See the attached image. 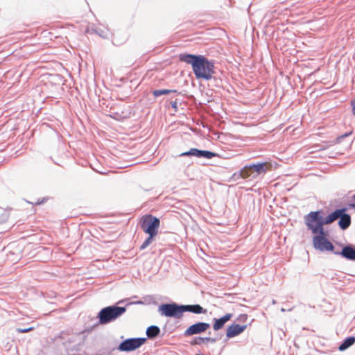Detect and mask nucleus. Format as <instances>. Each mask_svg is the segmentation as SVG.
<instances>
[{"label": "nucleus", "instance_id": "nucleus-8", "mask_svg": "<svg viewBox=\"0 0 355 355\" xmlns=\"http://www.w3.org/2000/svg\"><path fill=\"white\" fill-rule=\"evenodd\" d=\"M209 324L206 322H198L188 327L185 332V336H191L206 331L209 328Z\"/></svg>", "mask_w": 355, "mask_h": 355}, {"label": "nucleus", "instance_id": "nucleus-7", "mask_svg": "<svg viewBox=\"0 0 355 355\" xmlns=\"http://www.w3.org/2000/svg\"><path fill=\"white\" fill-rule=\"evenodd\" d=\"M146 342V338H128L123 341L118 349L121 352H130L137 349Z\"/></svg>", "mask_w": 355, "mask_h": 355}, {"label": "nucleus", "instance_id": "nucleus-1", "mask_svg": "<svg viewBox=\"0 0 355 355\" xmlns=\"http://www.w3.org/2000/svg\"><path fill=\"white\" fill-rule=\"evenodd\" d=\"M321 211H311L304 216L308 229L315 236L313 237V247L320 251H333V244L327 239L328 232L324 230Z\"/></svg>", "mask_w": 355, "mask_h": 355}, {"label": "nucleus", "instance_id": "nucleus-21", "mask_svg": "<svg viewBox=\"0 0 355 355\" xmlns=\"http://www.w3.org/2000/svg\"><path fill=\"white\" fill-rule=\"evenodd\" d=\"M35 328L33 327L26 328V329H17V331L19 333H27L28 331H33Z\"/></svg>", "mask_w": 355, "mask_h": 355}, {"label": "nucleus", "instance_id": "nucleus-23", "mask_svg": "<svg viewBox=\"0 0 355 355\" xmlns=\"http://www.w3.org/2000/svg\"><path fill=\"white\" fill-rule=\"evenodd\" d=\"M352 132H349V133H346V134H345V135H341V136H340V137H339L338 139H340L345 138V137H347V136H349V135H352Z\"/></svg>", "mask_w": 355, "mask_h": 355}, {"label": "nucleus", "instance_id": "nucleus-11", "mask_svg": "<svg viewBox=\"0 0 355 355\" xmlns=\"http://www.w3.org/2000/svg\"><path fill=\"white\" fill-rule=\"evenodd\" d=\"M251 168H253V172H255L257 175L261 173H265L267 171H270L272 169V164L269 162H265L263 163L252 164Z\"/></svg>", "mask_w": 355, "mask_h": 355}, {"label": "nucleus", "instance_id": "nucleus-3", "mask_svg": "<svg viewBox=\"0 0 355 355\" xmlns=\"http://www.w3.org/2000/svg\"><path fill=\"white\" fill-rule=\"evenodd\" d=\"M140 226L144 232L148 234V237L140 247L141 250H144L152 243L155 236L157 235L158 229L160 226V220L158 218L151 214H146L141 217Z\"/></svg>", "mask_w": 355, "mask_h": 355}, {"label": "nucleus", "instance_id": "nucleus-5", "mask_svg": "<svg viewBox=\"0 0 355 355\" xmlns=\"http://www.w3.org/2000/svg\"><path fill=\"white\" fill-rule=\"evenodd\" d=\"M125 311V308L120 306H107L103 309L98 313L101 324H107L116 319Z\"/></svg>", "mask_w": 355, "mask_h": 355}, {"label": "nucleus", "instance_id": "nucleus-15", "mask_svg": "<svg viewBox=\"0 0 355 355\" xmlns=\"http://www.w3.org/2000/svg\"><path fill=\"white\" fill-rule=\"evenodd\" d=\"M160 329L157 326H150L146 330V335L148 338H153L158 336Z\"/></svg>", "mask_w": 355, "mask_h": 355}, {"label": "nucleus", "instance_id": "nucleus-12", "mask_svg": "<svg viewBox=\"0 0 355 355\" xmlns=\"http://www.w3.org/2000/svg\"><path fill=\"white\" fill-rule=\"evenodd\" d=\"M232 317V313H227L222 318L219 319H214V324L213 325V328L214 330L217 331L223 327L224 324L229 321Z\"/></svg>", "mask_w": 355, "mask_h": 355}, {"label": "nucleus", "instance_id": "nucleus-2", "mask_svg": "<svg viewBox=\"0 0 355 355\" xmlns=\"http://www.w3.org/2000/svg\"><path fill=\"white\" fill-rule=\"evenodd\" d=\"M180 60L190 64L196 78L210 80L214 74V63L203 55L180 54Z\"/></svg>", "mask_w": 355, "mask_h": 355}, {"label": "nucleus", "instance_id": "nucleus-27", "mask_svg": "<svg viewBox=\"0 0 355 355\" xmlns=\"http://www.w3.org/2000/svg\"><path fill=\"white\" fill-rule=\"evenodd\" d=\"M4 222H6V220H4V221L0 222V225H3Z\"/></svg>", "mask_w": 355, "mask_h": 355}, {"label": "nucleus", "instance_id": "nucleus-26", "mask_svg": "<svg viewBox=\"0 0 355 355\" xmlns=\"http://www.w3.org/2000/svg\"><path fill=\"white\" fill-rule=\"evenodd\" d=\"M44 202V198L42 200H41V201L38 200L37 203L40 205V204H42Z\"/></svg>", "mask_w": 355, "mask_h": 355}, {"label": "nucleus", "instance_id": "nucleus-6", "mask_svg": "<svg viewBox=\"0 0 355 355\" xmlns=\"http://www.w3.org/2000/svg\"><path fill=\"white\" fill-rule=\"evenodd\" d=\"M159 311L161 315L166 317L180 318L182 316V305L177 304H164L159 306Z\"/></svg>", "mask_w": 355, "mask_h": 355}, {"label": "nucleus", "instance_id": "nucleus-17", "mask_svg": "<svg viewBox=\"0 0 355 355\" xmlns=\"http://www.w3.org/2000/svg\"><path fill=\"white\" fill-rule=\"evenodd\" d=\"M208 342L214 343V342H215V340L214 338H207V337H206V338L197 337V338H195L192 340L191 345H202L203 343H208Z\"/></svg>", "mask_w": 355, "mask_h": 355}, {"label": "nucleus", "instance_id": "nucleus-13", "mask_svg": "<svg viewBox=\"0 0 355 355\" xmlns=\"http://www.w3.org/2000/svg\"><path fill=\"white\" fill-rule=\"evenodd\" d=\"M182 313L185 311H189L196 314H200L206 312V310L203 309V308L199 304L182 305Z\"/></svg>", "mask_w": 355, "mask_h": 355}, {"label": "nucleus", "instance_id": "nucleus-25", "mask_svg": "<svg viewBox=\"0 0 355 355\" xmlns=\"http://www.w3.org/2000/svg\"><path fill=\"white\" fill-rule=\"evenodd\" d=\"M354 199L355 200V195H354ZM350 207H352V208H354V209H355V203L351 204V205H350Z\"/></svg>", "mask_w": 355, "mask_h": 355}, {"label": "nucleus", "instance_id": "nucleus-16", "mask_svg": "<svg viewBox=\"0 0 355 355\" xmlns=\"http://www.w3.org/2000/svg\"><path fill=\"white\" fill-rule=\"evenodd\" d=\"M355 343V337L351 336L347 338L344 342L339 346V350L343 351L347 349Z\"/></svg>", "mask_w": 355, "mask_h": 355}, {"label": "nucleus", "instance_id": "nucleus-14", "mask_svg": "<svg viewBox=\"0 0 355 355\" xmlns=\"http://www.w3.org/2000/svg\"><path fill=\"white\" fill-rule=\"evenodd\" d=\"M340 254L347 259L355 260V250L350 246L344 247Z\"/></svg>", "mask_w": 355, "mask_h": 355}, {"label": "nucleus", "instance_id": "nucleus-18", "mask_svg": "<svg viewBox=\"0 0 355 355\" xmlns=\"http://www.w3.org/2000/svg\"><path fill=\"white\" fill-rule=\"evenodd\" d=\"M252 172H253V168H251V165L245 166L240 171V176L243 178H248L250 177Z\"/></svg>", "mask_w": 355, "mask_h": 355}, {"label": "nucleus", "instance_id": "nucleus-22", "mask_svg": "<svg viewBox=\"0 0 355 355\" xmlns=\"http://www.w3.org/2000/svg\"><path fill=\"white\" fill-rule=\"evenodd\" d=\"M351 105L352 107V113L355 115V98L351 101Z\"/></svg>", "mask_w": 355, "mask_h": 355}, {"label": "nucleus", "instance_id": "nucleus-20", "mask_svg": "<svg viewBox=\"0 0 355 355\" xmlns=\"http://www.w3.org/2000/svg\"><path fill=\"white\" fill-rule=\"evenodd\" d=\"M248 315L247 314H241L240 315H239V317L237 318V320L241 322H245L248 320Z\"/></svg>", "mask_w": 355, "mask_h": 355}, {"label": "nucleus", "instance_id": "nucleus-10", "mask_svg": "<svg viewBox=\"0 0 355 355\" xmlns=\"http://www.w3.org/2000/svg\"><path fill=\"white\" fill-rule=\"evenodd\" d=\"M246 328H247L246 324L239 325L237 324H233L227 328V332H226V336L227 338L234 337L236 336L239 335L243 331H244Z\"/></svg>", "mask_w": 355, "mask_h": 355}, {"label": "nucleus", "instance_id": "nucleus-28", "mask_svg": "<svg viewBox=\"0 0 355 355\" xmlns=\"http://www.w3.org/2000/svg\"><path fill=\"white\" fill-rule=\"evenodd\" d=\"M196 355H203V354H196Z\"/></svg>", "mask_w": 355, "mask_h": 355}, {"label": "nucleus", "instance_id": "nucleus-24", "mask_svg": "<svg viewBox=\"0 0 355 355\" xmlns=\"http://www.w3.org/2000/svg\"><path fill=\"white\" fill-rule=\"evenodd\" d=\"M9 230L8 226H5L3 228L0 229V232H7Z\"/></svg>", "mask_w": 355, "mask_h": 355}, {"label": "nucleus", "instance_id": "nucleus-9", "mask_svg": "<svg viewBox=\"0 0 355 355\" xmlns=\"http://www.w3.org/2000/svg\"><path fill=\"white\" fill-rule=\"evenodd\" d=\"M216 155V153H212L211 151L207 150H201L197 148H191L190 150L182 153L180 154V156H195L198 157H205L207 159H211Z\"/></svg>", "mask_w": 355, "mask_h": 355}, {"label": "nucleus", "instance_id": "nucleus-4", "mask_svg": "<svg viewBox=\"0 0 355 355\" xmlns=\"http://www.w3.org/2000/svg\"><path fill=\"white\" fill-rule=\"evenodd\" d=\"M346 209H339L329 214L325 218H323V223L329 225L340 218L338 221L339 227L342 230H346L351 225V217L345 214Z\"/></svg>", "mask_w": 355, "mask_h": 355}, {"label": "nucleus", "instance_id": "nucleus-19", "mask_svg": "<svg viewBox=\"0 0 355 355\" xmlns=\"http://www.w3.org/2000/svg\"><path fill=\"white\" fill-rule=\"evenodd\" d=\"M171 92H177V91L176 90H168V89H159V90H155L153 92V94L155 96H159L160 95L168 94Z\"/></svg>", "mask_w": 355, "mask_h": 355}]
</instances>
